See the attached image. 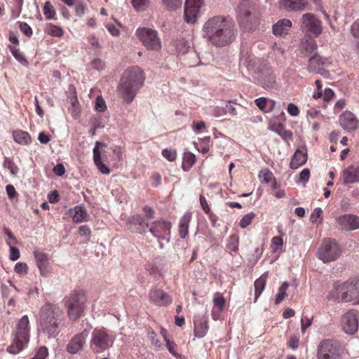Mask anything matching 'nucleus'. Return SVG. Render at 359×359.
Segmentation results:
<instances>
[{"label": "nucleus", "instance_id": "1", "mask_svg": "<svg viewBox=\"0 0 359 359\" xmlns=\"http://www.w3.org/2000/svg\"><path fill=\"white\" fill-rule=\"evenodd\" d=\"M144 81V72L139 67L133 66L124 71L118 90L127 104L134 100Z\"/></svg>", "mask_w": 359, "mask_h": 359}, {"label": "nucleus", "instance_id": "2", "mask_svg": "<svg viewBox=\"0 0 359 359\" xmlns=\"http://www.w3.org/2000/svg\"><path fill=\"white\" fill-rule=\"evenodd\" d=\"M62 311L55 304L46 303L40 310V325L43 332L50 337L59 333V325L62 321Z\"/></svg>", "mask_w": 359, "mask_h": 359}, {"label": "nucleus", "instance_id": "3", "mask_svg": "<svg viewBox=\"0 0 359 359\" xmlns=\"http://www.w3.org/2000/svg\"><path fill=\"white\" fill-rule=\"evenodd\" d=\"M203 30L209 41L216 46H226L235 37L236 30L232 24H205Z\"/></svg>", "mask_w": 359, "mask_h": 359}, {"label": "nucleus", "instance_id": "4", "mask_svg": "<svg viewBox=\"0 0 359 359\" xmlns=\"http://www.w3.org/2000/svg\"><path fill=\"white\" fill-rule=\"evenodd\" d=\"M64 302L69 318L71 320H77L84 311L86 302L85 292L83 290H74L65 297Z\"/></svg>", "mask_w": 359, "mask_h": 359}, {"label": "nucleus", "instance_id": "5", "mask_svg": "<svg viewBox=\"0 0 359 359\" xmlns=\"http://www.w3.org/2000/svg\"><path fill=\"white\" fill-rule=\"evenodd\" d=\"M29 321L27 316H22L19 320L14 334L13 342L7 348L8 353L17 354L24 348L25 345L28 344L29 340Z\"/></svg>", "mask_w": 359, "mask_h": 359}, {"label": "nucleus", "instance_id": "6", "mask_svg": "<svg viewBox=\"0 0 359 359\" xmlns=\"http://www.w3.org/2000/svg\"><path fill=\"white\" fill-rule=\"evenodd\" d=\"M333 297L344 302L356 300L359 303V278L355 277L337 285Z\"/></svg>", "mask_w": 359, "mask_h": 359}, {"label": "nucleus", "instance_id": "7", "mask_svg": "<svg viewBox=\"0 0 359 359\" xmlns=\"http://www.w3.org/2000/svg\"><path fill=\"white\" fill-rule=\"evenodd\" d=\"M344 352L341 343L332 339L321 341L318 346V359H341Z\"/></svg>", "mask_w": 359, "mask_h": 359}, {"label": "nucleus", "instance_id": "8", "mask_svg": "<svg viewBox=\"0 0 359 359\" xmlns=\"http://www.w3.org/2000/svg\"><path fill=\"white\" fill-rule=\"evenodd\" d=\"M113 343L114 337L104 328H95L93 331L90 346L94 352H103L109 348Z\"/></svg>", "mask_w": 359, "mask_h": 359}, {"label": "nucleus", "instance_id": "9", "mask_svg": "<svg viewBox=\"0 0 359 359\" xmlns=\"http://www.w3.org/2000/svg\"><path fill=\"white\" fill-rule=\"evenodd\" d=\"M341 251L339 245L334 239L325 238L318 249V258L324 263L335 261L341 255Z\"/></svg>", "mask_w": 359, "mask_h": 359}, {"label": "nucleus", "instance_id": "10", "mask_svg": "<svg viewBox=\"0 0 359 359\" xmlns=\"http://www.w3.org/2000/svg\"><path fill=\"white\" fill-rule=\"evenodd\" d=\"M139 39L149 50H158L161 48V41L155 30L148 28H140L137 30Z\"/></svg>", "mask_w": 359, "mask_h": 359}, {"label": "nucleus", "instance_id": "11", "mask_svg": "<svg viewBox=\"0 0 359 359\" xmlns=\"http://www.w3.org/2000/svg\"><path fill=\"white\" fill-rule=\"evenodd\" d=\"M359 313L357 310L351 309L344 313L341 319L342 330L348 334H353L358 330Z\"/></svg>", "mask_w": 359, "mask_h": 359}, {"label": "nucleus", "instance_id": "12", "mask_svg": "<svg viewBox=\"0 0 359 359\" xmlns=\"http://www.w3.org/2000/svg\"><path fill=\"white\" fill-rule=\"evenodd\" d=\"M170 227V223L165 221H156L149 225V232L158 240L161 248H163L161 241H169Z\"/></svg>", "mask_w": 359, "mask_h": 359}, {"label": "nucleus", "instance_id": "13", "mask_svg": "<svg viewBox=\"0 0 359 359\" xmlns=\"http://www.w3.org/2000/svg\"><path fill=\"white\" fill-rule=\"evenodd\" d=\"M203 4V0H186L184 4V18L187 22H196Z\"/></svg>", "mask_w": 359, "mask_h": 359}, {"label": "nucleus", "instance_id": "14", "mask_svg": "<svg viewBox=\"0 0 359 359\" xmlns=\"http://www.w3.org/2000/svg\"><path fill=\"white\" fill-rule=\"evenodd\" d=\"M127 228L132 232L143 233L149 228V221L139 215H133L128 218Z\"/></svg>", "mask_w": 359, "mask_h": 359}, {"label": "nucleus", "instance_id": "15", "mask_svg": "<svg viewBox=\"0 0 359 359\" xmlns=\"http://www.w3.org/2000/svg\"><path fill=\"white\" fill-rule=\"evenodd\" d=\"M88 334L89 330L84 329L81 333L75 335L67 345V351L71 354H75L81 350Z\"/></svg>", "mask_w": 359, "mask_h": 359}, {"label": "nucleus", "instance_id": "16", "mask_svg": "<svg viewBox=\"0 0 359 359\" xmlns=\"http://www.w3.org/2000/svg\"><path fill=\"white\" fill-rule=\"evenodd\" d=\"M339 124L344 130L348 132L355 131L358 126V120L355 116L349 111H344L339 116Z\"/></svg>", "mask_w": 359, "mask_h": 359}, {"label": "nucleus", "instance_id": "17", "mask_svg": "<svg viewBox=\"0 0 359 359\" xmlns=\"http://www.w3.org/2000/svg\"><path fill=\"white\" fill-rule=\"evenodd\" d=\"M308 159L307 148L306 146H302L301 148H298L291 160L290 167L291 169L295 170L300 166L304 165Z\"/></svg>", "mask_w": 359, "mask_h": 359}, {"label": "nucleus", "instance_id": "18", "mask_svg": "<svg viewBox=\"0 0 359 359\" xmlns=\"http://www.w3.org/2000/svg\"><path fill=\"white\" fill-rule=\"evenodd\" d=\"M149 296L152 302L159 306H167L172 302L170 296L161 289L151 290Z\"/></svg>", "mask_w": 359, "mask_h": 359}, {"label": "nucleus", "instance_id": "19", "mask_svg": "<svg viewBox=\"0 0 359 359\" xmlns=\"http://www.w3.org/2000/svg\"><path fill=\"white\" fill-rule=\"evenodd\" d=\"M344 184L355 183L359 181V166L350 165L343 170Z\"/></svg>", "mask_w": 359, "mask_h": 359}, {"label": "nucleus", "instance_id": "20", "mask_svg": "<svg viewBox=\"0 0 359 359\" xmlns=\"http://www.w3.org/2000/svg\"><path fill=\"white\" fill-rule=\"evenodd\" d=\"M339 222L346 231H352L359 228V218L353 215H344L339 218Z\"/></svg>", "mask_w": 359, "mask_h": 359}, {"label": "nucleus", "instance_id": "21", "mask_svg": "<svg viewBox=\"0 0 359 359\" xmlns=\"http://www.w3.org/2000/svg\"><path fill=\"white\" fill-rule=\"evenodd\" d=\"M34 255L41 274L44 276H47L49 272L47 269L48 265V255L44 252L37 250L34 252Z\"/></svg>", "mask_w": 359, "mask_h": 359}, {"label": "nucleus", "instance_id": "22", "mask_svg": "<svg viewBox=\"0 0 359 359\" xmlns=\"http://www.w3.org/2000/svg\"><path fill=\"white\" fill-rule=\"evenodd\" d=\"M307 4L306 0H281L280 5L283 8L290 11L303 10Z\"/></svg>", "mask_w": 359, "mask_h": 359}, {"label": "nucleus", "instance_id": "23", "mask_svg": "<svg viewBox=\"0 0 359 359\" xmlns=\"http://www.w3.org/2000/svg\"><path fill=\"white\" fill-rule=\"evenodd\" d=\"M259 81L263 88H272L276 83V77L270 71H266V73H260Z\"/></svg>", "mask_w": 359, "mask_h": 359}, {"label": "nucleus", "instance_id": "24", "mask_svg": "<svg viewBox=\"0 0 359 359\" xmlns=\"http://www.w3.org/2000/svg\"><path fill=\"white\" fill-rule=\"evenodd\" d=\"M191 214L186 212L181 218L179 224V233L182 238H185L189 232V224L191 221Z\"/></svg>", "mask_w": 359, "mask_h": 359}, {"label": "nucleus", "instance_id": "25", "mask_svg": "<svg viewBox=\"0 0 359 359\" xmlns=\"http://www.w3.org/2000/svg\"><path fill=\"white\" fill-rule=\"evenodd\" d=\"M318 48L316 41L313 39H306L302 43V53L309 56L312 53H315Z\"/></svg>", "mask_w": 359, "mask_h": 359}, {"label": "nucleus", "instance_id": "26", "mask_svg": "<svg viewBox=\"0 0 359 359\" xmlns=\"http://www.w3.org/2000/svg\"><path fill=\"white\" fill-rule=\"evenodd\" d=\"M14 140L20 144H29L31 141V137L27 132L22 130H15L13 133Z\"/></svg>", "mask_w": 359, "mask_h": 359}, {"label": "nucleus", "instance_id": "27", "mask_svg": "<svg viewBox=\"0 0 359 359\" xmlns=\"http://www.w3.org/2000/svg\"><path fill=\"white\" fill-rule=\"evenodd\" d=\"M308 38L313 39L317 37L322 32L320 24H306L304 28Z\"/></svg>", "mask_w": 359, "mask_h": 359}, {"label": "nucleus", "instance_id": "28", "mask_svg": "<svg viewBox=\"0 0 359 359\" xmlns=\"http://www.w3.org/2000/svg\"><path fill=\"white\" fill-rule=\"evenodd\" d=\"M325 64V59L319 55L317 53H315L309 60L308 70L310 72H316V65H323Z\"/></svg>", "mask_w": 359, "mask_h": 359}, {"label": "nucleus", "instance_id": "29", "mask_svg": "<svg viewBox=\"0 0 359 359\" xmlns=\"http://www.w3.org/2000/svg\"><path fill=\"white\" fill-rule=\"evenodd\" d=\"M267 276L266 274H263L258 279H257L255 281V302L257 301L259 296L262 292L263 290L264 289L265 285H266V280Z\"/></svg>", "mask_w": 359, "mask_h": 359}, {"label": "nucleus", "instance_id": "30", "mask_svg": "<svg viewBox=\"0 0 359 359\" xmlns=\"http://www.w3.org/2000/svg\"><path fill=\"white\" fill-rule=\"evenodd\" d=\"M292 24H273L272 29L276 36H284L287 34Z\"/></svg>", "mask_w": 359, "mask_h": 359}, {"label": "nucleus", "instance_id": "31", "mask_svg": "<svg viewBox=\"0 0 359 359\" xmlns=\"http://www.w3.org/2000/svg\"><path fill=\"white\" fill-rule=\"evenodd\" d=\"M75 213L73 216L74 222L79 223L86 220L88 216L85 208L81 205L76 206L74 208Z\"/></svg>", "mask_w": 359, "mask_h": 359}, {"label": "nucleus", "instance_id": "32", "mask_svg": "<svg viewBox=\"0 0 359 359\" xmlns=\"http://www.w3.org/2000/svg\"><path fill=\"white\" fill-rule=\"evenodd\" d=\"M196 156L191 152H185L183 158L182 168L184 171L189 170V169L195 163Z\"/></svg>", "mask_w": 359, "mask_h": 359}, {"label": "nucleus", "instance_id": "33", "mask_svg": "<svg viewBox=\"0 0 359 359\" xmlns=\"http://www.w3.org/2000/svg\"><path fill=\"white\" fill-rule=\"evenodd\" d=\"M71 107L69 108L72 116L76 119L81 114V109L76 97L70 98Z\"/></svg>", "mask_w": 359, "mask_h": 359}, {"label": "nucleus", "instance_id": "34", "mask_svg": "<svg viewBox=\"0 0 359 359\" xmlns=\"http://www.w3.org/2000/svg\"><path fill=\"white\" fill-rule=\"evenodd\" d=\"M43 14L48 20L55 19L56 15L55 9L50 1H46L43 6Z\"/></svg>", "mask_w": 359, "mask_h": 359}, {"label": "nucleus", "instance_id": "35", "mask_svg": "<svg viewBox=\"0 0 359 359\" xmlns=\"http://www.w3.org/2000/svg\"><path fill=\"white\" fill-rule=\"evenodd\" d=\"M46 32L50 36L60 37L63 35V30L60 27L50 24L46 28Z\"/></svg>", "mask_w": 359, "mask_h": 359}, {"label": "nucleus", "instance_id": "36", "mask_svg": "<svg viewBox=\"0 0 359 359\" xmlns=\"http://www.w3.org/2000/svg\"><path fill=\"white\" fill-rule=\"evenodd\" d=\"M93 160L100 172L103 174H109L110 172L109 168L102 163L101 156H98L97 154V156H93Z\"/></svg>", "mask_w": 359, "mask_h": 359}, {"label": "nucleus", "instance_id": "37", "mask_svg": "<svg viewBox=\"0 0 359 359\" xmlns=\"http://www.w3.org/2000/svg\"><path fill=\"white\" fill-rule=\"evenodd\" d=\"M163 6L170 11L175 10L180 8L182 0H162Z\"/></svg>", "mask_w": 359, "mask_h": 359}, {"label": "nucleus", "instance_id": "38", "mask_svg": "<svg viewBox=\"0 0 359 359\" xmlns=\"http://www.w3.org/2000/svg\"><path fill=\"white\" fill-rule=\"evenodd\" d=\"M255 217V214L254 212H250L242 217L240 221L239 225L241 228L245 229L248 226H249L253 219Z\"/></svg>", "mask_w": 359, "mask_h": 359}, {"label": "nucleus", "instance_id": "39", "mask_svg": "<svg viewBox=\"0 0 359 359\" xmlns=\"http://www.w3.org/2000/svg\"><path fill=\"white\" fill-rule=\"evenodd\" d=\"M10 50L13 55V57L21 64L22 65H27V61L25 58L23 54L17 48L13 46H9Z\"/></svg>", "mask_w": 359, "mask_h": 359}, {"label": "nucleus", "instance_id": "40", "mask_svg": "<svg viewBox=\"0 0 359 359\" xmlns=\"http://www.w3.org/2000/svg\"><path fill=\"white\" fill-rule=\"evenodd\" d=\"M4 166L10 170L11 173L13 175H16L18 172L19 169L18 166L13 163V161L8 158H5Z\"/></svg>", "mask_w": 359, "mask_h": 359}, {"label": "nucleus", "instance_id": "41", "mask_svg": "<svg viewBox=\"0 0 359 359\" xmlns=\"http://www.w3.org/2000/svg\"><path fill=\"white\" fill-rule=\"evenodd\" d=\"M149 0H131V4L137 11L144 10L149 5Z\"/></svg>", "mask_w": 359, "mask_h": 359}, {"label": "nucleus", "instance_id": "42", "mask_svg": "<svg viewBox=\"0 0 359 359\" xmlns=\"http://www.w3.org/2000/svg\"><path fill=\"white\" fill-rule=\"evenodd\" d=\"M74 4H75L74 10H75V13L76 15L81 17L86 13L88 9L82 1H77L76 2L75 1Z\"/></svg>", "mask_w": 359, "mask_h": 359}, {"label": "nucleus", "instance_id": "43", "mask_svg": "<svg viewBox=\"0 0 359 359\" xmlns=\"http://www.w3.org/2000/svg\"><path fill=\"white\" fill-rule=\"evenodd\" d=\"M250 13L244 7H239L237 11L238 20L240 21L248 20Z\"/></svg>", "mask_w": 359, "mask_h": 359}, {"label": "nucleus", "instance_id": "44", "mask_svg": "<svg viewBox=\"0 0 359 359\" xmlns=\"http://www.w3.org/2000/svg\"><path fill=\"white\" fill-rule=\"evenodd\" d=\"M189 48V46L187 41H185L184 39L178 41L177 44V50L179 52V53H185L188 51Z\"/></svg>", "mask_w": 359, "mask_h": 359}, {"label": "nucleus", "instance_id": "45", "mask_svg": "<svg viewBox=\"0 0 359 359\" xmlns=\"http://www.w3.org/2000/svg\"><path fill=\"white\" fill-rule=\"evenodd\" d=\"M164 339L166 342V346L169 351V352L172 354L176 358H180V355L175 351V348L176 347V344L173 342L170 341L165 335Z\"/></svg>", "mask_w": 359, "mask_h": 359}, {"label": "nucleus", "instance_id": "46", "mask_svg": "<svg viewBox=\"0 0 359 359\" xmlns=\"http://www.w3.org/2000/svg\"><path fill=\"white\" fill-rule=\"evenodd\" d=\"M323 211L320 208H316L311 215V221L312 223H316L317 220L320 219V222L323 219L322 217Z\"/></svg>", "mask_w": 359, "mask_h": 359}, {"label": "nucleus", "instance_id": "47", "mask_svg": "<svg viewBox=\"0 0 359 359\" xmlns=\"http://www.w3.org/2000/svg\"><path fill=\"white\" fill-rule=\"evenodd\" d=\"M48 355V348L46 346L40 347L32 359H46Z\"/></svg>", "mask_w": 359, "mask_h": 359}, {"label": "nucleus", "instance_id": "48", "mask_svg": "<svg viewBox=\"0 0 359 359\" xmlns=\"http://www.w3.org/2000/svg\"><path fill=\"white\" fill-rule=\"evenodd\" d=\"M162 155L165 158H166L169 161H173L176 158L177 153L175 151H171L165 149L162 151Z\"/></svg>", "mask_w": 359, "mask_h": 359}, {"label": "nucleus", "instance_id": "49", "mask_svg": "<svg viewBox=\"0 0 359 359\" xmlns=\"http://www.w3.org/2000/svg\"><path fill=\"white\" fill-rule=\"evenodd\" d=\"M107 108L105 101L102 96H98L96 99L95 109L98 111L102 112Z\"/></svg>", "mask_w": 359, "mask_h": 359}, {"label": "nucleus", "instance_id": "50", "mask_svg": "<svg viewBox=\"0 0 359 359\" xmlns=\"http://www.w3.org/2000/svg\"><path fill=\"white\" fill-rule=\"evenodd\" d=\"M213 302L215 306L218 307L220 311L224 310L226 304V300L223 297H215Z\"/></svg>", "mask_w": 359, "mask_h": 359}, {"label": "nucleus", "instance_id": "51", "mask_svg": "<svg viewBox=\"0 0 359 359\" xmlns=\"http://www.w3.org/2000/svg\"><path fill=\"white\" fill-rule=\"evenodd\" d=\"M7 244L11 246V255L10 259L12 261H15L20 257V251L19 250L13 246H11V243L10 242H7Z\"/></svg>", "mask_w": 359, "mask_h": 359}, {"label": "nucleus", "instance_id": "52", "mask_svg": "<svg viewBox=\"0 0 359 359\" xmlns=\"http://www.w3.org/2000/svg\"><path fill=\"white\" fill-rule=\"evenodd\" d=\"M117 27H121V24H116V25L114 24H107V29L111 35L117 36L119 35V30Z\"/></svg>", "mask_w": 359, "mask_h": 359}, {"label": "nucleus", "instance_id": "53", "mask_svg": "<svg viewBox=\"0 0 359 359\" xmlns=\"http://www.w3.org/2000/svg\"><path fill=\"white\" fill-rule=\"evenodd\" d=\"M28 266L27 264L23 262H18L15 266V271L18 273H27Z\"/></svg>", "mask_w": 359, "mask_h": 359}, {"label": "nucleus", "instance_id": "54", "mask_svg": "<svg viewBox=\"0 0 359 359\" xmlns=\"http://www.w3.org/2000/svg\"><path fill=\"white\" fill-rule=\"evenodd\" d=\"M231 20V19H229V17H224L222 15H217L214 16L212 18L209 19L208 22H228Z\"/></svg>", "mask_w": 359, "mask_h": 359}, {"label": "nucleus", "instance_id": "55", "mask_svg": "<svg viewBox=\"0 0 359 359\" xmlns=\"http://www.w3.org/2000/svg\"><path fill=\"white\" fill-rule=\"evenodd\" d=\"M287 112L292 116L299 115V110L297 106L293 103H290L287 105Z\"/></svg>", "mask_w": 359, "mask_h": 359}, {"label": "nucleus", "instance_id": "56", "mask_svg": "<svg viewBox=\"0 0 359 359\" xmlns=\"http://www.w3.org/2000/svg\"><path fill=\"white\" fill-rule=\"evenodd\" d=\"M53 171L55 175L61 177L65 174V168L62 163H58L53 168Z\"/></svg>", "mask_w": 359, "mask_h": 359}, {"label": "nucleus", "instance_id": "57", "mask_svg": "<svg viewBox=\"0 0 359 359\" xmlns=\"http://www.w3.org/2000/svg\"><path fill=\"white\" fill-rule=\"evenodd\" d=\"M92 68L96 70H101L104 68V62L99 58L93 60L90 63Z\"/></svg>", "mask_w": 359, "mask_h": 359}, {"label": "nucleus", "instance_id": "58", "mask_svg": "<svg viewBox=\"0 0 359 359\" xmlns=\"http://www.w3.org/2000/svg\"><path fill=\"white\" fill-rule=\"evenodd\" d=\"M303 22H319V20L312 13H306L302 16Z\"/></svg>", "mask_w": 359, "mask_h": 359}, {"label": "nucleus", "instance_id": "59", "mask_svg": "<svg viewBox=\"0 0 359 359\" xmlns=\"http://www.w3.org/2000/svg\"><path fill=\"white\" fill-rule=\"evenodd\" d=\"M48 199L50 203H57L60 200V196L57 190L51 191L48 195Z\"/></svg>", "mask_w": 359, "mask_h": 359}, {"label": "nucleus", "instance_id": "60", "mask_svg": "<svg viewBox=\"0 0 359 359\" xmlns=\"http://www.w3.org/2000/svg\"><path fill=\"white\" fill-rule=\"evenodd\" d=\"M310 177V170L309 168H304L299 174L300 182H308Z\"/></svg>", "mask_w": 359, "mask_h": 359}, {"label": "nucleus", "instance_id": "61", "mask_svg": "<svg viewBox=\"0 0 359 359\" xmlns=\"http://www.w3.org/2000/svg\"><path fill=\"white\" fill-rule=\"evenodd\" d=\"M143 210L145 213V216L143 217L147 221H149L150 219L154 218V210L149 207V206H145L143 208Z\"/></svg>", "mask_w": 359, "mask_h": 359}, {"label": "nucleus", "instance_id": "62", "mask_svg": "<svg viewBox=\"0 0 359 359\" xmlns=\"http://www.w3.org/2000/svg\"><path fill=\"white\" fill-rule=\"evenodd\" d=\"M148 338L151 341V344L156 347L161 346L160 341L156 339V334L151 331L148 333Z\"/></svg>", "mask_w": 359, "mask_h": 359}, {"label": "nucleus", "instance_id": "63", "mask_svg": "<svg viewBox=\"0 0 359 359\" xmlns=\"http://www.w3.org/2000/svg\"><path fill=\"white\" fill-rule=\"evenodd\" d=\"M200 203H201V205L203 210H204V212L206 214H210V208L208 206V204L205 200V198L202 195L200 196Z\"/></svg>", "mask_w": 359, "mask_h": 359}, {"label": "nucleus", "instance_id": "64", "mask_svg": "<svg viewBox=\"0 0 359 359\" xmlns=\"http://www.w3.org/2000/svg\"><path fill=\"white\" fill-rule=\"evenodd\" d=\"M21 31L27 36H30L32 34V28L29 26V24H19Z\"/></svg>", "mask_w": 359, "mask_h": 359}]
</instances>
